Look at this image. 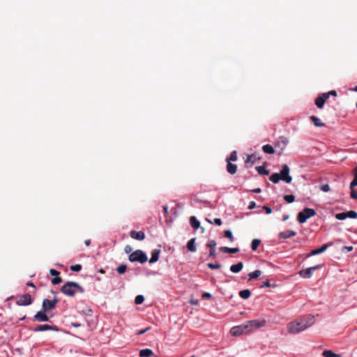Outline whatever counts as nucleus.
I'll list each match as a JSON object with an SVG mask.
<instances>
[{
  "label": "nucleus",
  "mask_w": 357,
  "mask_h": 357,
  "mask_svg": "<svg viewBox=\"0 0 357 357\" xmlns=\"http://www.w3.org/2000/svg\"><path fill=\"white\" fill-rule=\"evenodd\" d=\"M216 245L217 243L215 240H211L207 243L206 247L209 248L210 249H215Z\"/></svg>",
  "instance_id": "obj_40"
},
{
  "label": "nucleus",
  "mask_w": 357,
  "mask_h": 357,
  "mask_svg": "<svg viewBox=\"0 0 357 357\" xmlns=\"http://www.w3.org/2000/svg\"><path fill=\"white\" fill-rule=\"evenodd\" d=\"M227 171L231 174H236V171H237V166L235 164H232L229 162H227Z\"/></svg>",
  "instance_id": "obj_23"
},
{
  "label": "nucleus",
  "mask_w": 357,
  "mask_h": 357,
  "mask_svg": "<svg viewBox=\"0 0 357 357\" xmlns=\"http://www.w3.org/2000/svg\"><path fill=\"white\" fill-rule=\"evenodd\" d=\"M261 288L262 287H268V279L263 282L262 284L260 286Z\"/></svg>",
  "instance_id": "obj_55"
},
{
  "label": "nucleus",
  "mask_w": 357,
  "mask_h": 357,
  "mask_svg": "<svg viewBox=\"0 0 357 357\" xmlns=\"http://www.w3.org/2000/svg\"><path fill=\"white\" fill-rule=\"evenodd\" d=\"M248 333H250V331L247 321L239 326H234L230 331V333L233 336H238Z\"/></svg>",
  "instance_id": "obj_4"
},
{
  "label": "nucleus",
  "mask_w": 357,
  "mask_h": 357,
  "mask_svg": "<svg viewBox=\"0 0 357 357\" xmlns=\"http://www.w3.org/2000/svg\"><path fill=\"white\" fill-rule=\"evenodd\" d=\"M327 93L328 94V98L330 97L331 95L334 96H337V92L334 90H332V91L328 92Z\"/></svg>",
  "instance_id": "obj_54"
},
{
  "label": "nucleus",
  "mask_w": 357,
  "mask_h": 357,
  "mask_svg": "<svg viewBox=\"0 0 357 357\" xmlns=\"http://www.w3.org/2000/svg\"><path fill=\"white\" fill-rule=\"evenodd\" d=\"M310 120L313 123L314 126L316 127H324L325 123H323L321 119L315 116H311L310 117Z\"/></svg>",
  "instance_id": "obj_19"
},
{
  "label": "nucleus",
  "mask_w": 357,
  "mask_h": 357,
  "mask_svg": "<svg viewBox=\"0 0 357 357\" xmlns=\"http://www.w3.org/2000/svg\"><path fill=\"white\" fill-rule=\"evenodd\" d=\"M260 240L259 239H254L252 241V245H251V248L253 250H256L257 249V248L259 247V244H260Z\"/></svg>",
  "instance_id": "obj_34"
},
{
  "label": "nucleus",
  "mask_w": 357,
  "mask_h": 357,
  "mask_svg": "<svg viewBox=\"0 0 357 357\" xmlns=\"http://www.w3.org/2000/svg\"><path fill=\"white\" fill-rule=\"evenodd\" d=\"M70 270L73 271L78 272L82 269V265L75 264L70 266Z\"/></svg>",
  "instance_id": "obj_43"
},
{
  "label": "nucleus",
  "mask_w": 357,
  "mask_h": 357,
  "mask_svg": "<svg viewBox=\"0 0 357 357\" xmlns=\"http://www.w3.org/2000/svg\"><path fill=\"white\" fill-rule=\"evenodd\" d=\"M320 189L323 192H327L330 191V186L328 184H323L320 186Z\"/></svg>",
  "instance_id": "obj_46"
},
{
  "label": "nucleus",
  "mask_w": 357,
  "mask_h": 357,
  "mask_svg": "<svg viewBox=\"0 0 357 357\" xmlns=\"http://www.w3.org/2000/svg\"><path fill=\"white\" fill-rule=\"evenodd\" d=\"M251 295V291L249 289L241 290L239 292V296L243 299H248Z\"/></svg>",
  "instance_id": "obj_27"
},
{
  "label": "nucleus",
  "mask_w": 357,
  "mask_h": 357,
  "mask_svg": "<svg viewBox=\"0 0 357 357\" xmlns=\"http://www.w3.org/2000/svg\"><path fill=\"white\" fill-rule=\"evenodd\" d=\"M190 222L191 226L194 229H198L200 226V222L195 216H191L190 218Z\"/></svg>",
  "instance_id": "obj_26"
},
{
  "label": "nucleus",
  "mask_w": 357,
  "mask_h": 357,
  "mask_svg": "<svg viewBox=\"0 0 357 357\" xmlns=\"http://www.w3.org/2000/svg\"><path fill=\"white\" fill-rule=\"evenodd\" d=\"M207 266L211 269H219L221 267V265L220 264H212L208 263L207 264Z\"/></svg>",
  "instance_id": "obj_42"
},
{
  "label": "nucleus",
  "mask_w": 357,
  "mask_h": 357,
  "mask_svg": "<svg viewBox=\"0 0 357 357\" xmlns=\"http://www.w3.org/2000/svg\"><path fill=\"white\" fill-rule=\"evenodd\" d=\"M350 196L351 198L357 199V192L356 190H354V189H352Z\"/></svg>",
  "instance_id": "obj_49"
},
{
  "label": "nucleus",
  "mask_w": 357,
  "mask_h": 357,
  "mask_svg": "<svg viewBox=\"0 0 357 357\" xmlns=\"http://www.w3.org/2000/svg\"><path fill=\"white\" fill-rule=\"evenodd\" d=\"M331 245V243L330 244H324L320 248L312 250L311 252L307 255V257H311L313 255H319V254H321V253L325 252Z\"/></svg>",
  "instance_id": "obj_16"
},
{
  "label": "nucleus",
  "mask_w": 357,
  "mask_h": 357,
  "mask_svg": "<svg viewBox=\"0 0 357 357\" xmlns=\"http://www.w3.org/2000/svg\"><path fill=\"white\" fill-rule=\"evenodd\" d=\"M262 150L265 153H268V144H265L262 146Z\"/></svg>",
  "instance_id": "obj_56"
},
{
  "label": "nucleus",
  "mask_w": 357,
  "mask_h": 357,
  "mask_svg": "<svg viewBox=\"0 0 357 357\" xmlns=\"http://www.w3.org/2000/svg\"><path fill=\"white\" fill-rule=\"evenodd\" d=\"M61 282H62V279L59 275L56 276L52 280V283L53 284H60Z\"/></svg>",
  "instance_id": "obj_44"
},
{
  "label": "nucleus",
  "mask_w": 357,
  "mask_h": 357,
  "mask_svg": "<svg viewBox=\"0 0 357 357\" xmlns=\"http://www.w3.org/2000/svg\"><path fill=\"white\" fill-rule=\"evenodd\" d=\"M284 199L287 203H292L295 200V197L293 195H287L284 197Z\"/></svg>",
  "instance_id": "obj_38"
},
{
  "label": "nucleus",
  "mask_w": 357,
  "mask_h": 357,
  "mask_svg": "<svg viewBox=\"0 0 357 357\" xmlns=\"http://www.w3.org/2000/svg\"><path fill=\"white\" fill-rule=\"evenodd\" d=\"M61 291L68 296H74L77 292L82 294L84 289L75 282H67L61 288Z\"/></svg>",
  "instance_id": "obj_2"
},
{
  "label": "nucleus",
  "mask_w": 357,
  "mask_h": 357,
  "mask_svg": "<svg viewBox=\"0 0 357 357\" xmlns=\"http://www.w3.org/2000/svg\"><path fill=\"white\" fill-rule=\"evenodd\" d=\"M149 330H150V328H149V327H148V328H145V329H144V330H142V331H138V332L137 333V335H142V334L145 333L146 332H147V331H149Z\"/></svg>",
  "instance_id": "obj_50"
},
{
  "label": "nucleus",
  "mask_w": 357,
  "mask_h": 357,
  "mask_svg": "<svg viewBox=\"0 0 357 357\" xmlns=\"http://www.w3.org/2000/svg\"><path fill=\"white\" fill-rule=\"evenodd\" d=\"M237 160V153L234 151L231 153L229 158H227V162L236 161Z\"/></svg>",
  "instance_id": "obj_32"
},
{
  "label": "nucleus",
  "mask_w": 357,
  "mask_h": 357,
  "mask_svg": "<svg viewBox=\"0 0 357 357\" xmlns=\"http://www.w3.org/2000/svg\"><path fill=\"white\" fill-rule=\"evenodd\" d=\"M261 189L260 188H255L254 190H252V192H255V193H259V192H261Z\"/></svg>",
  "instance_id": "obj_58"
},
{
  "label": "nucleus",
  "mask_w": 357,
  "mask_h": 357,
  "mask_svg": "<svg viewBox=\"0 0 357 357\" xmlns=\"http://www.w3.org/2000/svg\"><path fill=\"white\" fill-rule=\"evenodd\" d=\"M296 234V231L292 230H287L281 232L279 234V236L282 238H288L292 236H294Z\"/></svg>",
  "instance_id": "obj_21"
},
{
  "label": "nucleus",
  "mask_w": 357,
  "mask_h": 357,
  "mask_svg": "<svg viewBox=\"0 0 357 357\" xmlns=\"http://www.w3.org/2000/svg\"><path fill=\"white\" fill-rule=\"evenodd\" d=\"M168 208H168V206H163V210H164V211H165V213L166 214H167V213H168Z\"/></svg>",
  "instance_id": "obj_61"
},
{
  "label": "nucleus",
  "mask_w": 357,
  "mask_h": 357,
  "mask_svg": "<svg viewBox=\"0 0 357 357\" xmlns=\"http://www.w3.org/2000/svg\"><path fill=\"white\" fill-rule=\"evenodd\" d=\"M281 177L284 178H281V180L285 181L287 183H289L292 181V178L289 176V168L287 165H283L282 166V169L280 173H278Z\"/></svg>",
  "instance_id": "obj_9"
},
{
  "label": "nucleus",
  "mask_w": 357,
  "mask_h": 357,
  "mask_svg": "<svg viewBox=\"0 0 357 357\" xmlns=\"http://www.w3.org/2000/svg\"><path fill=\"white\" fill-rule=\"evenodd\" d=\"M322 355L324 357H342L341 355L335 354L331 350H325V351H324Z\"/></svg>",
  "instance_id": "obj_28"
},
{
  "label": "nucleus",
  "mask_w": 357,
  "mask_h": 357,
  "mask_svg": "<svg viewBox=\"0 0 357 357\" xmlns=\"http://www.w3.org/2000/svg\"><path fill=\"white\" fill-rule=\"evenodd\" d=\"M197 302H195V301H193V302H192V301H191V303H192V304H194V305H196V304H197Z\"/></svg>",
  "instance_id": "obj_64"
},
{
  "label": "nucleus",
  "mask_w": 357,
  "mask_h": 357,
  "mask_svg": "<svg viewBox=\"0 0 357 357\" xmlns=\"http://www.w3.org/2000/svg\"><path fill=\"white\" fill-rule=\"evenodd\" d=\"M126 268H127V266L125 264H121L120 266H119L116 268V271L119 273V274H123L125 273V271H126Z\"/></svg>",
  "instance_id": "obj_37"
},
{
  "label": "nucleus",
  "mask_w": 357,
  "mask_h": 357,
  "mask_svg": "<svg viewBox=\"0 0 357 357\" xmlns=\"http://www.w3.org/2000/svg\"><path fill=\"white\" fill-rule=\"evenodd\" d=\"M320 267V265H317L310 268H307L306 269L300 271L299 274L303 278H310L312 277L313 271H317Z\"/></svg>",
  "instance_id": "obj_11"
},
{
  "label": "nucleus",
  "mask_w": 357,
  "mask_h": 357,
  "mask_svg": "<svg viewBox=\"0 0 357 357\" xmlns=\"http://www.w3.org/2000/svg\"><path fill=\"white\" fill-rule=\"evenodd\" d=\"M128 259L131 262L137 261L141 264H144L147 261L148 258L146 255L142 250H137L128 256Z\"/></svg>",
  "instance_id": "obj_3"
},
{
  "label": "nucleus",
  "mask_w": 357,
  "mask_h": 357,
  "mask_svg": "<svg viewBox=\"0 0 357 357\" xmlns=\"http://www.w3.org/2000/svg\"><path fill=\"white\" fill-rule=\"evenodd\" d=\"M335 218L339 220H345L346 218H347V212L337 213L335 215Z\"/></svg>",
  "instance_id": "obj_36"
},
{
  "label": "nucleus",
  "mask_w": 357,
  "mask_h": 357,
  "mask_svg": "<svg viewBox=\"0 0 357 357\" xmlns=\"http://www.w3.org/2000/svg\"><path fill=\"white\" fill-rule=\"evenodd\" d=\"M32 298L30 294H26L20 296L16 301L17 305H29L32 303Z\"/></svg>",
  "instance_id": "obj_10"
},
{
  "label": "nucleus",
  "mask_w": 357,
  "mask_h": 357,
  "mask_svg": "<svg viewBox=\"0 0 357 357\" xmlns=\"http://www.w3.org/2000/svg\"><path fill=\"white\" fill-rule=\"evenodd\" d=\"M263 209L266 211V213H268V205H264L263 206Z\"/></svg>",
  "instance_id": "obj_63"
},
{
  "label": "nucleus",
  "mask_w": 357,
  "mask_h": 357,
  "mask_svg": "<svg viewBox=\"0 0 357 357\" xmlns=\"http://www.w3.org/2000/svg\"><path fill=\"white\" fill-rule=\"evenodd\" d=\"M160 252V250L159 249H155L151 252V257L149 260L150 263H155L159 259V255Z\"/></svg>",
  "instance_id": "obj_20"
},
{
  "label": "nucleus",
  "mask_w": 357,
  "mask_h": 357,
  "mask_svg": "<svg viewBox=\"0 0 357 357\" xmlns=\"http://www.w3.org/2000/svg\"><path fill=\"white\" fill-rule=\"evenodd\" d=\"M131 251H132V248H131L130 245H126V246L125 247V252H126V253H129V252H130Z\"/></svg>",
  "instance_id": "obj_53"
},
{
  "label": "nucleus",
  "mask_w": 357,
  "mask_h": 357,
  "mask_svg": "<svg viewBox=\"0 0 357 357\" xmlns=\"http://www.w3.org/2000/svg\"><path fill=\"white\" fill-rule=\"evenodd\" d=\"M72 325L75 327V328H78L81 326L80 324H75V323H73Z\"/></svg>",
  "instance_id": "obj_62"
},
{
  "label": "nucleus",
  "mask_w": 357,
  "mask_h": 357,
  "mask_svg": "<svg viewBox=\"0 0 357 357\" xmlns=\"http://www.w3.org/2000/svg\"><path fill=\"white\" fill-rule=\"evenodd\" d=\"M255 207H256V204L255 202H250L249 206H248L249 209L251 210V209L255 208Z\"/></svg>",
  "instance_id": "obj_51"
},
{
  "label": "nucleus",
  "mask_w": 357,
  "mask_h": 357,
  "mask_svg": "<svg viewBox=\"0 0 357 357\" xmlns=\"http://www.w3.org/2000/svg\"><path fill=\"white\" fill-rule=\"evenodd\" d=\"M153 354V352L150 349H144L139 351L140 357H150Z\"/></svg>",
  "instance_id": "obj_24"
},
{
  "label": "nucleus",
  "mask_w": 357,
  "mask_h": 357,
  "mask_svg": "<svg viewBox=\"0 0 357 357\" xmlns=\"http://www.w3.org/2000/svg\"><path fill=\"white\" fill-rule=\"evenodd\" d=\"M347 218H357V212L355 211H349V212H347Z\"/></svg>",
  "instance_id": "obj_41"
},
{
  "label": "nucleus",
  "mask_w": 357,
  "mask_h": 357,
  "mask_svg": "<svg viewBox=\"0 0 357 357\" xmlns=\"http://www.w3.org/2000/svg\"><path fill=\"white\" fill-rule=\"evenodd\" d=\"M287 145V142L284 139H282L280 142H278L275 146V148L269 145V154H272L274 153H277L278 155H280L284 149L285 148Z\"/></svg>",
  "instance_id": "obj_7"
},
{
  "label": "nucleus",
  "mask_w": 357,
  "mask_h": 357,
  "mask_svg": "<svg viewBox=\"0 0 357 357\" xmlns=\"http://www.w3.org/2000/svg\"><path fill=\"white\" fill-rule=\"evenodd\" d=\"M225 236L226 238H229V240L231 242H233L234 241V238L233 234L230 230L225 231Z\"/></svg>",
  "instance_id": "obj_35"
},
{
  "label": "nucleus",
  "mask_w": 357,
  "mask_h": 357,
  "mask_svg": "<svg viewBox=\"0 0 357 357\" xmlns=\"http://www.w3.org/2000/svg\"><path fill=\"white\" fill-rule=\"evenodd\" d=\"M314 323V317L307 315L289 322L287 325V330L290 333L296 334L306 330Z\"/></svg>",
  "instance_id": "obj_1"
},
{
  "label": "nucleus",
  "mask_w": 357,
  "mask_h": 357,
  "mask_svg": "<svg viewBox=\"0 0 357 357\" xmlns=\"http://www.w3.org/2000/svg\"><path fill=\"white\" fill-rule=\"evenodd\" d=\"M243 268V262L240 261L236 264L231 265L230 267V271L232 273H237L240 272Z\"/></svg>",
  "instance_id": "obj_18"
},
{
  "label": "nucleus",
  "mask_w": 357,
  "mask_h": 357,
  "mask_svg": "<svg viewBox=\"0 0 357 357\" xmlns=\"http://www.w3.org/2000/svg\"><path fill=\"white\" fill-rule=\"evenodd\" d=\"M343 249L346 250L347 251H351L353 250V247L352 246H345V247H344Z\"/></svg>",
  "instance_id": "obj_57"
},
{
  "label": "nucleus",
  "mask_w": 357,
  "mask_h": 357,
  "mask_svg": "<svg viewBox=\"0 0 357 357\" xmlns=\"http://www.w3.org/2000/svg\"><path fill=\"white\" fill-rule=\"evenodd\" d=\"M250 331H254L261 327H264L266 324V321L264 319H255L247 321Z\"/></svg>",
  "instance_id": "obj_6"
},
{
  "label": "nucleus",
  "mask_w": 357,
  "mask_h": 357,
  "mask_svg": "<svg viewBox=\"0 0 357 357\" xmlns=\"http://www.w3.org/2000/svg\"><path fill=\"white\" fill-rule=\"evenodd\" d=\"M216 256V254H215V249H210V252H209V255H208V257H213V258H215Z\"/></svg>",
  "instance_id": "obj_48"
},
{
  "label": "nucleus",
  "mask_w": 357,
  "mask_h": 357,
  "mask_svg": "<svg viewBox=\"0 0 357 357\" xmlns=\"http://www.w3.org/2000/svg\"><path fill=\"white\" fill-rule=\"evenodd\" d=\"M211 297V294L208 292H204L203 294H202V298H209Z\"/></svg>",
  "instance_id": "obj_52"
},
{
  "label": "nucleus",
  "mask_w": 357,
  "mask_h": 357,
  "mask_svg": "<svg viewBox=\"0 0 357 357\" xmlns=\"http://www.w3.org/2000/svg\"><path fill=\"white\" fill-rule=\"evenodd\" d=\"M34 332H40L44 331H59V329L56 326H51L48 324L38 325L33 330Z\"/></svg>",
  "instance_id": "obj_13"
},
{
  "label": "nucleus",
  "mask_w": 357,
  "mask_h": 357,
  "mask_svg": "<svg viewBox=\"0 0 357 357\" xmlns=\"http://www.w3.org/2000/svg\"><path fill=\"white\" fill-rule=\"evenodd\" d=\"M84 243L86 246H89L90 244H91V240L90 239H87L84 241Z\"/></svg>",
  "instance_id": "obj_60"
},
{
  "label": "nucleus",
  "mask_w": 357,
  "mask_h": 357,
  "mask_svg": "<svg viewBox=\"0 0 357 357\" xmlns=\"http://www.w3.org/2000/svg\"><path fill=\"white\" fill-rule=\"evenodd\" d=\"M57 303H58V300L56 296H54V298L52 301L45 298L43 301L42 309L46 312L51 310L55 308Z\"/></svg>",
  "instance_id": "obj_8"
},
{
  "label": "nucleus",
  "mask_w": 357,
  "mask_h": 357,
  "mask_svg": "<svg viewBox=\"0 0 357 357\" xmlns=\"http://www.w3.org/2000/svg\"><path fill=\"white\" fill-rule=\"evenodd\" d=\"M130 236L131 238L138 241H142L145 238V234L142 231H131L130 233Z\"/></svg>",
  "instance_id": "obj_15"
},
{
  "label": "nucleus",
  "mask_w": 357,
  "mask_h": 357,
  "mask_svg": "<svg viewBox=\"0 0 357 357\" xmlns=\"http://www.w3.org/2000/svg\"><path fill=\"white\" fill-rule=\"evenodd\" d=\"M261 274V271L259 270H256L253 272H251L249 273V278L250 280H252V279H257V278H259Z\"/></svg>",
  "instance_id": "obj_30"
},
{
  "label": "nucleus",
  "mask_w": 357,
  "mask_h": 357,
  "mask_svg": "<svg viewBox=\"0 0 357 357\" xmlns=\"http://www.w3.org/2000/svg\"><path fill=\"white\" fill-rule=\"evenodd\" d=\"M258 159L259 158H257V155L255 154L248 155L247 160L245 161L246 167H252V165H254L256 160Z\"/></svg>",
  "instance_id": "obj_17"
},
{
  "label": "nucleus",
  "mask_w": 357,
  "mask_h": 357,
  "mask_svg": "<svg viewBox=\"0 0 357 357\" xmlns=\"http://www.w3.org/2000/svg\"><path fill=\"white\" fill-rule=\"evenodd\" d=\"M220 250L225 253H231L234 254L239 251L238 248H228V247H221Z\"/></svg>",
  "instance_id": "obj_22"
},
{
  "label": "nucleus",
  "mask_w": 357,
  "mask_h": 357,
  "mask_svg": "<svg viewBox=\"0 0 357 357\" xmlns=\"http://www.w3.org/2000/svg\"><path fill=\"white\" fill-rule=\"evenodd\" d=\"M50 274L52 276H54V278H55L56 276L59 275L60 273L58 271H56L54 268H52L50 270Z\"/></svg>",
  "instance_id": "obj_47"
},
{
  "label": "nucleus",
  "mask_w": 357,
  "mask_h": 357,
  "mask_svg": "<svg viewBox=\"0 0 357 357\" xmlns=\"http://www.w3.org/2000/svg\"><path fill=\"white\" fill-rule=\"evenodd\" d=\"M26 284H27L28 286H29V287H31L36 288L35 284H34L33 282H29Z\"/></svg>",
  "instance_id": "obj_59"
},
{
  "label": "nucleus",
  "mask_w": 357,
  "mask_h": 357,
  "mask_svg": "<svg viewBox=\"0 0 357 357\" xmlns=\"http://www.w3.org/2000/svg\"><path fill=\"white\" fill-rule=\"evenodd\" d=\"M206 221H208V222L210 223H214L218 226H220L222 225V220L220 218H215L213 222H211L210 220H208V218L206 219Z\"/></svg>",
  "instance_id": "obj_45"
},
{
  "label": "nucleus",
  "mask_w": 357,
  "mask_h": 357,
  "mask_svg": "<svg viewBox=\"0 0 357 357\" xmlns=\"http://www.w3.org/2000/svg\"><path fill=\"white\" fill-rule=\"evenodd\" d=\"M195 238H191L187 243V248L190 251V252H196L197 250V248H196V246L195 245Z\"/></svg>",
  "instance_id": "obj_25"
},
{
  "label": "nucleus",
  "mask_w": 357,
  "mask_h": 357,
  "mask_svg": "<svg viewBox=\"0 0 357 357\" xmlns=\"http://www.w3.org/2000/svg\"><path fill=\"white\" fill-rule=\"evenodd\" d=\"M357 185V172H356L353 181L350 183L349 188L351 190L354 189V187Z\"/></svg>",
  "instance_id": "obj_39"
},
{
  "label": "nucleus",
  "mask_w": 357,
  "mask_h": 357,
  "mask_svg": "<svg viewBox=\"0 0 357 357\" xmlns=\"http://www.w3.org/2000/svg\"><path fill=\"white\" fill-rule=\"evenodd\" d=\"M256 169L259 174L268 175V170L265 169L264 165L258 166Z\"/></svg>",
  "instance_id": "obj_31"
},
{
  "label": "nucleus",
  "mask_w": 357,
  "mask_h": 357,
  "mask_svg": "<svg viewBox=\"0 0 357 357\" xmlns=\"http://www.w3.org/2000/svg\"><path fill=\"white\" fill-rule=\"evenodd\" d=\"M315 214L316 211L314 209L305 208L298 214L297 220L300 223H304L308 218L315 215Z\"/></svg>",
  "instance_id": "obj_5"
},
{
  "label": "nucleus",
  "mask_w": 357,
  "mask_h": 357,
  "mask_svg": "<svg viewBox=\"0 0 357 357\" xmlns=\"http://www.w3.org/2000/svg\"><path fill=\"white\" fill-rule=\"evenodd\" d=\"M144 301V297L142 295H138L135 297V303L136 305L142 304Z\"/></svg>",
  "instance_id": "obj_33"
},
{
  "label": "nucleus",
  "mask_w": 357,
  "mask_h": 357,
  "mask_svg": "<svg viewBox=\"0 0 357 357\" xmlns=\"http://www.w3.org/2000/svg\"><path fill=\"white\" fill-rule=\"evenodd\" d=\"M46 311H44V310H41L40 311L38 312L34 316H33V321H49V317L46 314Z\"/></svg>",
  "instance_id": "obj_14"
},
{
  "label": "nucleus",
  "mask_w": 357,
  "mask_h": 357,
  "mask_svg": "<svg viewBox=\"0 0 357 357\" xmlns=\"http://www.w3.org/2000/svg\"><path fill=\"white\" fill-rule=\"evenodd\" d=\"M328 99V93H321L315 99L314 103L318 108L321 109Z\"/></svg>",
  "instance_id": "obj_12"
},
{
  "label": "nucleus",
  "mask_w": 357,
  "mask_h": 357,
  "mask_svg": "<svg viewBox=\"0 0 357 357\" xmlns=\"http://www.w3.org/2000/svg\"><path fill=\"white\" fill-rule=\"evenodd\" d=\"M279 175L280 174L278 173H274L269 177V180L271 181L273 183H276L278 181H280L281 178H283Z\"/></svg>",
  "instance_id": "obj_29"
}]
</instances>
